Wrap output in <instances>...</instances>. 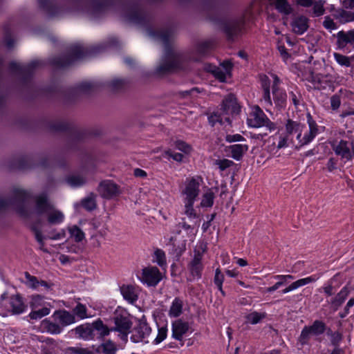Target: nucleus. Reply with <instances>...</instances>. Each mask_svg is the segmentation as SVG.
<instances>
[{
    "label": "nucleus",
    "mask_w": 354,
    "mask_h": 354,
    "mask_svg": "<svg viewBox=\"0 0 354 354\" xmlns=\"http://www.w3.org/2000/svg\"><path fill=\"white\" fill-rule=\"evenodd\" d=\"M203 4L208 12L207 19L220 28L228 41H234L236 38L241 36L246 31L247 23L252 17V12L245 10L239 18L227 20L217 13L212 12L216 7L214 0H205Z\"/></svg>",
    "instance_id": "1"
},
{
    "label": "nucleus",
    "mask_w": 354,
    "mask_h": 354,
    "mask_svg": "<svg viewBox=\"0 0 354 354\" xmlns=\"http://www.w3.org/2000/svg\"><path fill=\"white\" fill-rule=\"evenodd\" d=\"M118 40L112 38L106 43L83 47L81 45L71 46L66 54L54 56L48 59L50 66L56 68H65L73 65L76 61L94 57L106 50L109 47L116 45Z\"/></svg>",
    "instance_id": "2"
},
{
    "label": "nucleus",
    "mask_w": 354,
    "mask_h": 354,
    "mask_svg": "<svg viewBox=\"0 0 354 354\" xmlns=\"http://www.w3.org/2000/svg\"><path fill=\"white\" fill-rule=\"evenodd\" d=\"M45 127L51 132H64L68 135L66 148L72 151H78L80 145L88 136H99V130L88 131L80 129L73 123L62 121H48Z\"/></svg>",
    "instance_id": "3"
},
{
    "label": "nucleus",
    "mask_w": 354,
    "mask_h": 354,
    "mask_svg": "<svg viewBox=\"0 0 354 354\" xmlns=\"http://www.w3.org/2000/svg\"><path fill=\"white\" fill-rule=\"evenodd\" d=\"M35 213L37 216L47 214V221L50 225H59L64 222V214L54 208L46 192H42L35 196Z\"/></svg>",
    "instance_id": "4"
},
{
    "label": "nucleus",
    "mask_w": 354,
    "mask_h": 354,
    "mask_svg": "<svg viewBox=\"0 0 354 354\" xmlns=\"http://www.w3.org/2000/svg\"><path fill=\"white\" fill-rule=\"evenodd\" d=\"M44 65L41 60H32L25 66H22L16 62H11L8 65L11 73L20 77L23 85H27L32 80L35 71Z\"/></svg>",
    "instance_id": "5"
},
{
    "label": "nucleus",
    "mask_w": 354,
    "mask_h": 354,
    "mask_svg": "<svg viewBox=\"0 0 354 354\" xmlns=\"http://www.w3.org/2000/svg\"><path fill=\"white\" fill-rule=\"evenodd\" d=\"M247 124L252 128L266 127L270 131L276 128L275 124L270 120L258 105H255L252 108V111L247 118Z\"/></svg>",
    "instance_id": "6"
},
{
    "label": "nucleus",
    "mask_w": 354,
    "mask_h": 354,
    "mask_svg": "<svg viewBox=\"0 0 354 354\" xmlns=\"http://www.w3.org/2000/svg\"><path fill=\"white\" fill-rule=\"evenodd\" d=\"M13 196L10 199L12 205H15V209L20 217L25 220L30 218V212L26 208L25 203L30 198V194L25 189L15 188L12 190Z\"/></svg>",
    "instance_id": "7"
},
{
    "label": "nucleus",
    "mask_w": 354,
    "mask_h": 354,
    "mask_svg": "<svg viewBox=\"0 0 354 354\" xmlns=\"http://www.w3.org/2000/svg\"><path fill=\"white\" fill-rule=\"evenodd\" d=\"M326 329V323L320 319H315L311 325L305 326L298 337V342L302 346L310 344L311 336H320L323 335Z\"/></svg>",
    "instance_id": "8"
},
{
    "label": "nucleus",
    "mask_w": 354,
    "mask_h": 354,
    "mask_svg": "<svg viewBox=\"0 0 354 354\" xmlns=\"http://www.w3.org/2000/svg\"><path fill=\"white\" fill-rule=\"evenodd\" d=\"M31 312L28 317L31 319L38 320L49 315L50 312V305L44 300V297L35 295L31 297L30 303Z\"/></svg>",
    "instance_id": "9"
},
{
    "label": "nucleus",
    "mask_w": 354,
    "mask_h": 354,
    "mask_svg": "<svg viewBox=\"0 0 354 354\" xmlns=\"http://www.w3.org/2000/svg\"><path fill=\"white\" fill-rule=\"evenodd\" d=\"M140 281L147 287H156L162 279V273L156 266H147L137 276Z\"/></svg>",
    "instance_id": "10"
},
{
    "label": "nucleus",
    "mask_w": 354,
    "mask_h": 354,
    "mask_svg": "<svg viewBox=\"0 0 354 354\" xmlns=\"http://www.w3.org/2000/svg\"><path fill=\"white\" fill-rule=\"evenodd\" d=\"M332 148L335 153L342 159L351 161L354 158V138L341 139L337 144H333Z\"/></svg>",
    "instance_id": "11"
},
{
    "label": "nucleus",
    "mask_w": 354,
    "mask_h": 354,
    "mask_svg": "<svg viewBox=\"0 0 354 354\" xmlns=\"http://www.w3.org/2000/svg\"><path fill=\"white\" fill-rule=\"evenodd\" d=\"M69 336L84 341L95 340L93 333V322L82 324L68 331Z\"/></svg>",
    "instance_id": "12"
},
{
    "label": "nucleus",
    "mask_w": 354,
    "mask_h": 354,
    "mask_svg": "<svg viewBox=\"0 0 354 354\" xmlns=\"http://www.w3.org/2000/svg\"><path fill=\"white\" fill-rule=\"evenodd\" d=\"M151 331V328L147 323L145 316H143L142 318L139 320L138 325L133 329L130 339L134 343L144 342L145 344H147L149 341H144V339L149 336Z\"/></svg>",
    "instance_id": "13"
},
{
    "label": "nucleus",
    "mask_w": 354,
    "mask_h": 354,
    "mask_svg": "<svg viewBox=\"0 0 354 354\" xmlns=\"http://www.w3.org/2000/svg\"><path fill=\"white\" fill-rule=\"evenodd\" d=\"M97 191L103 198L111 199L120 195V187L111 180H102Z\"/></svg>",
    "instance_id": "14"
},
{
    "label": "nucleus",
    "mask_w": 354,
    "mask_h": 354,
    "mask_svg": "<svg viewBox=\"0 0 354 354\" xmlns=\"http://www.w3.org/2000/svg\"><path fill=\"white\" fill-rule=\"evenodd\" d=\"M187 268L192 277V279H188V281L198 280L202 277L204 265L202 262V254L200 252L194 254V258L188 263Z\"/></svg>",
    "instance_id": "15"
},
{
    "label": "nucleus",
    "mask_w": 354,
    "mask_h": 354,
    "mask_svg": "<svg viewBox=\"0 0 354 354\" xmlns=\"http://www.w3.org/2000/svg\"><path fill=\"white\" fill-rule=\"evenodd\" d=\"M203 179L200 176H194L187 179L185 189L183 193L185 195V199L196 200L199 194V187Z\"/></svg>",
    "instance_id": "16"
},
{
    "label": "nucleus",
    "mask_w": 354,
    "mask_h": 354,
    "mask_svg": "<svg viewBox=\"0 0 354 354\" xmlns=\"http://www.w3.org/2000/svg\"><path fill=\"white\" fill-rule=\"evenodd\" d=\"M259 77L262 89L261 100L266 107H272V101L270 93V88H272L271 81L269 77L266 74H259Z\"/></svg>",
    "instance_id": "17"
},
{
    "label": "nucleus",
    "mask_w": 354,
    "mask_h": 354,
    "mask_svg": "<svg viewBox=\"0 0 354 354\" xmlns=\"http://www.w3.org/2000/svg\"><path fill=\"white\" fill-rule=\"evenodd\" d=\"M189 330V323L182 319H178L171 323V337L178 341H182L183 336Z\"/></svg>",
    "instance_id": "18"
},
{
    "label": "nucleus",
    "mask_w": 354,
    "mask_h": 354,
    "mask_svg": "<svg viewBox=\"0 0 354 354\" xmlns=\"http://www.w3.org/2000/svg\"><path fill=\"white\" fill-rule=\"evenodd\" d=\"M351 290L349 283L345 285L340 291L328 302L334 312L337 311L345 302Z\"/></svg>",
    "instance_id": "19"
},
{
    "label": "nucleus",
    "mask_w": 354,
    "mask_h": 354,
    "mask_svg": "<svg viewBox=\"0 0 354 354\" xmlns=\"http://www.w3.org/2000/svg\"><path fill=\"white\" fill-rule=\"evenodd\" d=\"M336 44L339 49L343 50L347 46L354 48V28L348 31L340 30L337 35Z\"/></svg>",
    "instance_id": "20"
},
{
    "label": "nucleus",
    "mask_w": 354,
    "mask_h": 354,
    "mask_svg": "<svg viewBox=\"0 0 354 354\" xmlns=\"http://www.w3.org/2000/svg\"><path fill=\"white\" fill-rule=\"evenodd\" d=\"M113 321L115 326L111 327L112 331L131 330L133 323L126 315L122 313L115 314L113 317Z\"/></svg>",
    "instance_id": "21"
},
{
    "label": "nucleus",
    "mask_w": 354,
    "mask_h": 354,
    "mask_svg": "<svg viewBox=\"0 0 354 354\" xmlns=\"http://www.w3.org/2000/svg\"><path fill=\"white\" fill-rule=\"evenodd\" d=\"M52 318L55 322H58L63 328L76 322L75 315L64 309L55 310Z\"/></svg>",
    "instance_id": "22"
},
{
    "label": "nucleus",
    "mask_w": 354,
    "mask_h": 354,
    "mask_svg": "<svg viewBox=\"0 0 354 354\" xmlns=\"http://www.w3.org/2000/svg\"><path fill=\"white\" fill-rule=\"evenodd\" d=\"M92 348L97 354H116L119 351V345L111 339L104 340L99 345H93Z\"/></svg>",
    "instance_id": "23"
},
{
    "label": "nucleus",
    "mask_w": 354,
    "mask_h": 354,
    "mask_svg": "<svg viewBox=\"0 0 354 354\" xmlns=\"http://www.w3.org/2000/svg\"><path fill=\"white\" fill-rule=\"evenodd\" d=\"M239 109L237 100L234 94H228L222 100L221 109L223 114L236 113L239 111Z\"/></svg>",
    "instance_id": "24"
},
{
    "label": "nucleus",
    "mask_w": 354,
    "mask_h": 354,
    "mask_svg": "<svg viewBox=\"0 0 354 354\" xmlns=\"http://www.w3.org/2000/svg\"><path fill=\"white\" fill-rule=\"evenodd\" d=\"M93 333H95V340L104 341V338L110 335L111 327L104 324L103 321L98 318L93 322Z\"/></svg>",
    "instance_id": "25"
},
{
    "label": "nucleus",
    "mask_w": 354,
    "mask_h": 354,
    "mask_svg": "<svg viewBox=\"0 0 354 354\" xmlns=\"http://www.w3.org/2000/svg\"><path fill=\"white\" fill-rule=\"evenodd\" d=\"M272 101L278 111L284 110L287 106V93L283 88L272 90Z\"/></svg>",
    "instance_id": "26"
},
{
    "label": "nucleus",
    "mask_w": 354,
    "mask_h": 354,
    "mask_svg": "<svg viewBox=\"0 0 354 354\" xmlns=\"http://www.w3.org/2000/svg\"><path fill=\"white\" fill-rule=\"evenodd\" d=\"M10 168L14 169L24 170L35 167V161L28 156H24L14 159L10 162Z\"/></svg>",
    "instance_id": "27"
},
{
    "label": "nucleus",
    "mask_w": 354,
    "mask_h": 354,
    "mask_svg": "<svg viewBox=\"0 0 354 354\" xmlns=\"http://www.w3.org/2000/svg\"><path fill=\"white\" fill-rule=\"evenodd\" d=\"M320 276L319 274H312L309 277H307L306 278L299 279L294 282H292L291 284H290L288 287L283 289L281 290L282 294H286L289 292H291L292 290H295L300 287H302L304 286H306L307 284L314 283L317 280L319 279Z\"/></svg>",
    "instance_id": "28"
},
{
    "label": "nucleus",
    "mask_w": 354,
    "mask_h": 354,
    "mask_svg": "<svg viewBox=\"0 0 354 354\" xmlns=\"http://www.w3.org/2000/svg\"><path fill=\"white\" fill-rule=\"evenodd\" d=\"M80 95L82 94H91L92 93L101 90V86H103L100 82H82L75 85Z\"/></svg>",
    "instance_id": "29"
},
{
    "label": "nucleus",
    "mask_w": 354,
    "mask_h": 354,
    "mask_svg": "<svg viewBox=\"0 0 354 354\" xmlns=\"http://www.w3.org/2000/svg\"><path fill=\"white\" fill-rule=\"evenodd\" d=\"M120 293L129 304H133L138 299L135 288L131 285H122L120 287Z\"/></svg>",
    "instance_id": "30"
},
{
    "label": "nucleus",
    "mask_w": 354,
    "mask_h": 354,
    "mask_svg": "<svg viewBox=\"0 0 354 354\" xmlns=\"http://www.w3.org/2000/svg\"><path fill=\"white\" fill-rule=\"evenodd\" d=\"M291 26L296 34L302 35L308 30V20L304 16H299L292 21Z\"/></svg>",
    "instance_id": "31"
},
{
    "label": "nucleus",
    "mask_w": 354,
    "mask_h": 354,
    "mask_svg": "<svg viewBox=\"0 0 354 354\" xmlns=\"http://www.w3.org/2000/svg\"><path fill=\"white\" fill-rule=\"evenodd\" d=\"M215 46L216 41L211 39L196 44V50L201 56H206L215 48Z\"/></svg>",
    "instance_id": "32"
},
{
    "label": "nucleus",
    "mask_w": 354,
    "mask_h": 354,
    "mask_svg": "<svg viewBox=\"0 0 354 354\" xmlns=\"http://www.w3.org/2000/svg\"><path fill=\"white\" fill-rule=\"evenodd\" d=\"M9 304L13 314H21L25 311L26 306L22 297L19 295L10 297Z\"/></svg>",
    "instance_id": "33"
},
{
    "label": "nucleus",
    "mask_w": 354,
    "mask_h": 354,
    "mask_svg": "<svg viewBox=\"0 0 354 354\" xmlns=\"http://www.w3.org/2000/svg\"><path fill=\"white\" fill-rule=\"evenodd\" d=\"M62 94L64 102L67 104L75 103L81 96L76 86L66 88L63 91Z\"/></svg>",
    "instance_id": "34"
},
{
    "label": "nucleus",
    "mask_w": 354,
    "mask_h": 354,
    "mask_svg": "<svg viewBox=\"0 0 354 354\" xmlns=\"http://www.w3.org/2000/svg\"><path fill=\"white\" fill-rule=\"evenodd\" d=\"M177 67L178 64L175 59H165L163 63L157 67L156 73L158 75H165L174 71Z\"/></svg>",
    "instance_id": "35"
},
{
    "label": "nucleus",
    "mask_w": 354,
    "mask_h": 354,
    "mask_svg": "<svg viewBox=\"0 0 354 354\" xmlns=\"http://www.w3.org/2000/svg\"><path fill=\"white\" fill-rule=\"evenodd\" d=\"M275 9L281 14L289 15L293 12V8L288 0H270Z\"/></svg>",
    "instance_id": "36"
},
{
    "label": "nucleus",
    "mask_w": 354,
    "mask_h": 354,
    "mask_svg": "<svg viewBox=\"0 0 354 354\" xmlns=\"http://www.w3.org/2000/svg\"><path fill=\"white\" fill-rule=\"evenodd\" d=\"M232 157L239 161L242 159L244 153L248 150V145L235 144L229 147Z\"/></svg>",
    "instance_id": "37"
},
{
    "label": "nucleus",
    "mask_w": 354,
    "mask_h": 354,
    "mask_svg": "<svg viewBox=\"0 0 354 354\" xmlns=\"http://www.w3.org/2000/svg\"><path fill=\"white\" fill-rule=\"evenodd\" d=\"M183 301L180 297H175L169 310L170 317L177 318L183 313Z\"/></svg>",
    "instance_id": "38"
},
{
    "label": "nucleus",
    "mask_w": 354,
    "mask_h": 354,
    "mask_svg": "<svg viewBox=\"0 0 354 354\" xmlns=\"http://www.w3.org/2000/svg\"><path fill=\"white\" fill-rule=\"evenodd\" d=\"M209 124L214 127L216 123L224 125L225 122L231 125V120L228 116H225L218 112H213L208 116Z\"/></svg>",
    "instance_id": "39"
},
{
    "label": "nucleus",
    "mask_w": 354,
    "mask_h": 354,
    "mask_svg": "<svg viewBox=\"0 0 354 354\" xmlns=\"http://www.w3.org/2000/svg\"><path fill=\"white\" fill-rule=\"evenodd\" d=\"M43 326L47 333L51 335H58L62 333L64 328L58 322L50 321L46 319L43 321Z\"/></svg>",
    "instance_id": "40"
},
{
    "label": "nucleus",
    "mask_w": 354,
    "mask_h": 354,
    "mask_svg": "<svg viewBox=\"0 0 354 354\" xmlns=\"http://www.w3.org/2000/svg\"><path fill=\"white\" fill-rule=\"evenodd\" d=\"M100 83L104 85L101 86V90L105 88H109L113 91H117L123 88L125 84V80L123 79H114L104 82H100Z\"/></svg>",
    "instance_id": "41"
},
{
    "label": "nucleus",
    "mask_w": 354,
    "mask_h": 354,
    "mask_svg": "<svg viewBox=\"0 0 354 354\" xmlns=\"http://www.w3.org/2000/svg\"><path fill=\"white\" fill-rule=\"evenodd\" d=\"M333 57L335 62L341 66L352 68L354 67L352 63V55L346 56L339 53H334Z\"/></svg>",
    "instance_id": "42"
},
{
    "label": "nucleus",
    "mask_w": 354,
    "mask_h": 354,
    "mask_svg": "<svg viewBox=\"0 0 354 354\" xmlns=\"http://www.w3.org/2000/svg\"><path fill=\"white\" fill-rule=\"evenodd\" d=\"M3 42L6 46L10 49L14 47L15 39L12 35V30L8 24L3 26Z\"/></svg>",
    "instance_id": "43"
},
{
    "label": "nucleus",
    "mask_w": 354,
    "mask_h": 354,
    "mask_svg": "<svg viewBox=\"0 0 354 354\" xmlns=\"http://www.w3.org/2000/svg\"><path fill=\"white\" fill-rule=\"evenodd\" d=\"M67 183L73 187H80L86 183V179L79 175H71L66 179Z\"/></svg>",
    "instance_id": "44"
},
{
    "label": "nucleus",
    "mask_w": 354,
    "mask_h": 354,
    "mask_svg": "<svg viewBox=\"0 0 354 354\" xmlns=\"http://www.w3.org/2000/svg\"><path fill=\"white\" fill-rule=\"evenodd\" d=\"M69 234L75 242L80 243L85 238L84 232L77 225H73L68 230Z\"/></svg>",
    "instance_id": "45"
},
{
    "label": "nucleus",
    "mask_w": 354,
    "mask_h": 354,
    "mask_svg": "<svg viewBox=\"0 0 354 354\" xmlns=\"http://www.w3.org/2000/svg\"><path fill=\"white\" fill-rule=\"evenodd\" d=\"M215 196L212 190H209L203 195V198L201 202V205L203 207H211L214 205V200Z\"/></svg>",
    "instance_id": "46"
},
{
    "label": "nucleus",
    "mask_w": 354,
    "mask_h": 354,
    "mask_svg": "<svg viewBox=\"0 0 354 354\" xmlns=\"http://www.w3.org/2000/svg\"><path fill=\"white\" fill-rule=\"evenodd\" d=\"M195 200L191 199H185V214L190 218H198V215L196 212V210L194 208Z\"/></svg>",
    "instance_id": "47"
},
{
    "label": "nucleus",
    "mask_w": 354,
    "mask_h": 354,
    "mask_svg": "<svg viewBox=\"0 0 354 354\" xmlns=\"http://www.w3.org/2000/svg\"><path fill=\"white\" fill-rule=\"evenodd\" d=\"M288 94L292 104L295 106V108H297L300 105V102L302 99L299 90L297 87H295L293 91H290Z\"/></svg>",
    "instance_id": "48"
},
{
    "label": "nucleus",
    "mask_w": 354,
    "mask_h": 354,
    "mask_svg": "<svg viewBox=\"0 0 354 354\" xmlns=\"http://www.w3.org/2000/svg\"><path fill=\"white\" fill-rule=\"evenodd\" d=\"M300 129V124L296 121L288 119L286 124L285 131L288 134H293L297 133Z\"/></svg>",
    "instance_id": "49"
},
{
    "label": "nucleus",
    "mask_w": 354,
    "mask_h": 354,
    "mask_svg": "<svg viewBox=\"0 0 354 354\" xmlns=\"http://www.w3.org/2000/svg\"><path fill=\"white\" fill-rule=\"evenodd\" d=\"M154 261L161 268L166 266V256L162 250L158 248L154 251Z\"/></svg>",
    "instance_id": "50"
},
{
    "label": "nucleus",
    "mask_w": 354,
    "mask_h": 354,
    "mask_svg": "<svg viewBox=\"0 0 354 354\" xmlns=\"http://www.w3.org/2000/svg\"><path fill=\"white\" fill-rule=\"evenodd\" d=\"M167 326H163L161 327H158V334L155 339L152 342V344L154 345L159 344L162 342H163L167 337Z\"/></svg>",
    "instance_id": "51"
},
{
    "label": "nucleus",
    "mask_w": 354,
    "mask_h": 354,
    "mask_svg": "<svg viewBox=\"0 0 354 354\" xmlns=\"http://www.w3.org/2000/svg\"><path fill=\"white\" fill-rule=\"evenodd\" d=\"M73 314L78 317L80 319L86 318L87 308L85 305L78 303L76 306L73 309Z\"/></svg>",
    "instance_id": "52"
},
{
    "label": "nucleus",
    "mask_w": 354,
    "mask_h": 354,
    "mask_svg": "<svg viewBox=\"0 0 354 354\" xmlns=\"http://www.w3.org/2000/svg\"><path fill=\"white\" fill-rule=\"evenodd\" d=\"M266 317V313H260L257 311H254L248 315L246 319L251 324H257Z\"/></svg>",
    "instance_id": "53"
},
{
    "label": "nucleus",
    "mask_w": 354,
    "mask_h": 354,
    "mask_svg": "<svg viewBox=\"0 0 354 354\" xmlns=\"http://www.w3.org/2000/svg\"><path fill=\"white\" fill-rule=\"evenodd\" d=\"M338 17L344 23L354 21V12L340 9L337 11Z\"/></svg>",
    "instance_id": "54"
},
{
    "label": "nucleus",
    "mask_w": 354,
    "mask_h": 354,
    "mask_svg": "<svg viewBox=\"0 0 354 354\" xmlns=\"http://www.w3.org/2000/svg\"><path fill=\"white\" fill-rule=\"evenodd\" d=\"M27 286L32 289H37L39 286V280L37 277L31 275L29 272H25Z\"/></svg>",
    "instance_id": "55"
},
{
    "label": "nucleus",
    "mask_w": 354,
    "mask_h": 354,
    "mask_svg": "<svg viewBox=\"0 0 354 354\" xmlns=\"http://www.w3.org/2000/svg\"><path fill=\"white\" fill-rule=\"evenodd\" d=\"M82 206L87 211H93L96 208L95 200L92 197H86L82 200Z\"/></svg>",
    "instance_id": "56"
},
{
    "label": "nucleus",
    "mask_w": 354,
    "mask_h": 354,
    "mask_svg": "<svg viewBox=\"0 0 354 354\" xmlns=\"http://www.w3.org/2000/svg\"><path fill=\"white\" fill-rule=\"evenodd\" d=\"M338 167V159L335 157H330L325 167L323 168L324 170H326L330 173H333Z\"/></svg>",
    "instance_id": "57"
},
{
    "label": "nucleus",
    "mask_w": 354,
    "mask_h": 354,
    "mask_svg": "<svg viewBox=\"0 0 354 354\" xmlns=\"http://www.w3.org/2000/svg\"><path fill=\"white\" fill-rule=\"evenodd\" d=\"M175 147L176 149L186 154L189 153L192 149L191 145L187 144L186 142L180 140H178L175 142Z\"/></svg>",
    "instance_id": "58"
},
{
    "label": "nucleus",
    "mask_w": 354,
    "mask_h": 354,
    "mask_svg": "<svg viewBox=\"0 0 354 354\" xmlns=\"http://www.w3.org/2000/svg\"><path fill=\"white\" fill-rule=\"evenodd\" d=\"M343 339V334L339 331L335 330L334 334L330 337V344L335 348H340V344Z\"/></svg>",
    "instance_id": "59"
},
{
    "label": "nucleus",
    "mask_w": 354,
    "mask_h": 354,
    "mask_svg": "<svg viewBox=\"0 0 354 354\" xmlns=\"http://www.w3.org/2000/svg\"><path fill=\"white\" fill-rule=\"evenodd\" d=\"M38 95L48 96L53 95L57 93V88L55 86H47L43 88H40L37 91Z\"/></svg>",
    "instance_id": "60"
},
{
    "label": "nucleus",
    "mask_w": 354,
    "mask_h": 354,
    "mask_svg": "<svg viewBox=\"0 0 354 354\" xmlns=\"http://www.w3.org/2000/svg\"><path fill=\"white\" fill-rule=\"evenodd\" d=\"M71 354H95V351H92L87 348H80L71 346L67 348Z\"/></svg>",
    "instance_id": "61"
},
{
    "label": "nucleus",
    "mask_w": 354,
    "mask_h": 354,
    "mask_svg": "<svg viewBox=\"0 0 354 354\" xmlns=\"http://www.w3.org/2000/svg\"><path fill=\"white\" fill-rule=\"evenodd\" d=\"M53 165L60 167L65 168L67 166V162L65 158L60 155L56 154L53 157Z\"/></svg>",
    "instance_id": "62"
},
{
    "label": "nucleus",
    "mask_w": 354,
    "mask_h": 354,
    "mask_svg": "<svg viewBox=\"0 0 354 354\" xmlns=\"http://www.w3.org/2000/svg\"><path fill=\"white\" fill-rule=\"evenodd\" d=\"M318 133L308 131L305 133L304 136L302 137V142H301V146H304L310 143Z\"/></svg>",
    "instance_id": "63"
},
{
    "label": "nucleus",
    "mask_w": 354,
    "mask_h": 354,
    "mask_svg": "<svg viewBox=\"0 0 354 354\" xmlns=\"http://www.w3.org/2000/svg\"><path fill=\"white\" fill-rule=\"evenodd\" d=\"M234 164V162L232 160L226 158L218 160L216 161V165L221 171H225L227 168L232 167Z\"/></svg>",
    "instance_id": "64"
}]
</instances>
